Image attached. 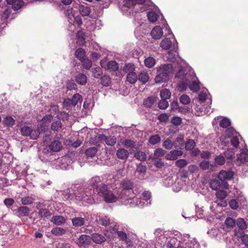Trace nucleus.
I'll return each mask as SVG.
<instances>
[{
  "mask_svg": "<svg viewBox=\"0 0 248 248\" xmlns=\"http://www.w3.org/2000/svg\"><path fill=\"white\" fill-rule=\"evenodd\" d=\"M98 194L107 203L115 202L119 199H123V196L118 190L114 189L111 191L108 189V186L104 184L99 188Z\"/></svg>",
  "mask_w": 248,
  "mask_h": 248,
  "instance_id": "1",
  "label": "nucleus"
},
{
  "mask_svg": "<svg viewBox=\"0 0 248 248\" xmlns=\"http://www.w3.org/2000/svg\"><path fill=\"white\" fill-rule=\"evenodd\" d=\"M172 72V65L171 64L161 65L157 68V75L155 77L156 83H161L167 81L169 75Z\"/></svg>",
  "mask_w": 248,
  "mask_h": 248,
  "instance_id": "2",
  "label": "nucleus"
},
{
  "mask_svg": "<svg viewBox=\"0 0 248 248\" xmlns=\"http://www.w3.org/2000/svg\"><path fill=\"white\" fill-rule=\"evenodd\" d=\"M121 185L123 189L120 193L123 196V199H131L134 197L133 191V184L132 182L129 180H124L122 182Z\"/></svg>",
  "mask_w": 248,
  "mask_h": 248,
  "instance_id": "3",
  "label": "nucleus"
},
{
  "mask_svg": "<svg viewBox=\"0 0 248 248\" xmlns=\"http://www.w3.org/2000/svg\"><path fill=\"white\" fill-rule=\"evenodd\" d=\"M189 83L190 80L187 78V75H183L181 79L179 81L178 85L183 91L186 90L188 85L190 90L193 92H197L199 90L200 86L196 81H193L190 84Z\"/></svg>",
  "mask_w": 248,
  "mask_h": 248,
  "instance_id": "4",
  "label": "nucleus"
},
{
  "mask_svg": "<svg viewBox=\"0 0 248 248\" xmlns=\"http://www.w3.org/2000/svg\"><path fill=\"white\" fill-rule=\"evenodd\" d=\"M21 134L23 136H29L30 139L36 140L40 134V130L38 128L32 129L28 126H24L20 129Z\"/></svg>",
  "mask_w": 248,
  "mask_h": 248,
  "instance_id": "5",
  "label": "nucleus"
},
{
  "mask_svg": "<svg viewBox=\"0 0 248 248\" xmlns=\"http://www.w3.org/2000/svg\"><path fill=\"white\" fill-rule=\"evenodd\" d=\"M135 70V65L131 63H128L124 65L123 70H120V71L116 72V75L117 77H122L124 75V73L128 74L131 72H134Z\"/></svg>",
  "mask_w": 248,
  "mask_h": 248,
  "instance_id": "6",
  "label": "nucleus"
},
{
  "mask_svg": "<svg viewBox=\"0 0 248 248\" xmlns=\"http://www.w3.org/2000/svg\"><path fill=\"white\" fill-rule=\"evenodd\" d=\"M234 173L232 171H226L222 170L218 175V178L219 180L224 181L226 180H231L233 179Z\"/></svg>",
  "mask_w": 248,
  "mask_h": 248,
  "instance_id": "7",
  "label": "nucleus"
},
{
  "mask_svg": "<svg viewBox=\"0 0 248 248\" xmlns=\"http://www.w3.org/2000/svg\"><path fill=\"white\" fill-rule=\"evenodd\" d=\"M8 5H11L14 11L20 9L24 5L25 2L22 0H6Z\"/></svg>",
  "mask_w": 248,
  "mask_h": 248,
  "instance_id": "8",
  "label": "nucleus"
},
{
  "mask_svg": "<svg viewBox=\"0 0 248 248\" xmlns=\"http://www.w3.org/2000/svg\"><path fill=\"white\" fill-rule=\"evenodd\" d=\"M91 237L86 234H82L77 240V244L79 247H86L89 245L91 243Z\"/></svg>",
  "mask_w": 248,
  "mask_h": 248,
  "instance_id": "9",
  "label": "nucleus"
},
{
  "mask_svg": "<svg viewBox=\"0 0 248 248\" xmlns=\"http://www.w3.org/2000/svg\"><path fill=\"white\" fill-rule=\"evenodd\" d=\"M183 154V152L180 150H171L168 155H166V158L169 160H175L177 159L178 156H181Z\"/></svg>",
  "mask_w": 248,
  "mask_h": 248,
  "instance_id": "10",
  "label": "nucleus"
},
{
  "mask_svg": "<svg viewBox=\"0 0 248 248\" xmlns=\"http://www.w3.org/2000/svg\"><path fill=\"white\" fill-rule=\"evenodd\" d=\"M30 209L26 206H22L17 209V216L20 217H28L30 213Z\"/></svg>",
  "mask_w": 248,
  "mask_h": 248,
  "instance_id": "11",
  "label": "nucleus"
},
{
  "mask_svg": "<svg viewBox=\"0 0 248 248\" xmlns=\"http://www.w3.org/2000/svg\"><path fill=\"white\" fill-rule=\"evenodd\" d=\"M163 32L162 28L159 26L154 27L151 32L152 37L155 39L160 38L163 35Z\"/></svg>",
  "mask_w": 248,
  "mask_h": 248,
  "instance_id": "12",
  "label": "nucleus"
},
{
  "mask_svg": "<svg viewBox=\"0 0 248 248\" xmlns=\"http://www.w3.org/2000/svg\"><path fill=\"white\" fill-rule=\"evenodd\" d=\"M62 146L61 142L57 140H53L49 145V149L52 152H58L61 150Z\"/></svg>",
  "mask_w": 248,
  "mask_h": 248,
  "instance_id": "13",
  "label": "nucleus"
},
{
  "mask_svg": "<svg viewBox=\"0 0 248 248\" xmlns=\"http://www.w3.org/2000/svg\"><path fill=\"white\" fill-rule=\"evenodd\" d=\"M91 239L94 243L97 244H101L106 240V238L102 234L98 233H93Z\"/></svg>",
  "mask_w": 248,
  "mask_h": 248,
  "instance_id": "14",
  "label": "nucleus"
},
{
  "mask_svg": "<svg viewBox=\"0 0 248 248\" xmlns=\"http://www.w3.org/2000/svg\"><path fill=\"white\" fill-rule=\"evenodd\" d=\"M77 199L84 202L87 203L92 204L95 202L94 200L91 196H88L83 193L81 195H76Z\"/></svg>",
  "mask_w": 248,
  "mask_h": 248,
  "instance_id": "15",
  "label": "nucleus"
},
{
  "mask_svg": "<svg viewBox=\"0 0 248 248\" xmlns=\"http://www.w3.org/2000/svg\"><path fill=\"white\" fill-rule=\"evenodd\" d=\"M129 155L128 151L124 148H119L116 152V156L119 159L125 160Z\"/></svg>",
  "mask_w": 248,
  "mask_h": 248,
  "instance_id": "16",
  "label": "nucleus"
},
{
  "mask_svg": "<svg viewBox=\"0 0 248 248\" xmlns=\"http://www.w3.org/2000/svg\"><path fill=\"white\" fill-rule=\"evenodd\" d=\"M63 125L60 120L53 121L51 124L50 129L54 132H59L63 130Z\"/></svg>",
  "mask_w": 248,
  "mask_h": 248,
  "instance_id": "17",
  "label": "nucleus"
},
{
  "mask_svg": "<svg viewBox=\"0 0 248 248\" xmlns=\"http://www.w3.org/2000/svg\"><path fill=\"white\" fill-rule=\"evenodd\" d=\"M156 101V97L150 96L144 99L143 104L146 108H151Z\"/></svg>",
  "mask_w": 248,
  "mask_h": 248,
  "instance_id": "18",
  "label": "nucleus"
},
{
  "mask_svg": "<svg viewBox=\"0 0 248 248\" xmlns=\"http://www.w3.org/2000/svg\"><path fill=\"white\" fill-rule=\"evenodd\" d=\"M75 80L78 84L84 85L87 83V78L85 74L79 73L76 77Z\"/></svg>",
  "mask_w": 248,
  "mask_h": 248,
  "instance_id": "19",
  "label": "nucleus"
},
{
  "mask_svg": "<svg viewBox=\"0 0 248 248\" xmlns=\"http://www.w3.org/2000/svg\"><path fill=\"white\" fill-rule=\"evenodd\" d=\"M51 221L56 225H61L65 222L66 220L62 216H54L52 217Z\"/></svg>",
  "mask_w": 248,
  "mask_h": 248,
  "instance_id": "20",
  "label": "nucleus"
},
{
  "mask_svg": "<svg viewBox=\"0 0 248 248\" xmlns=\"http://www.w3.org/2000/svg\"><path fill=\"white\" fill-rule=\"evenodd\" d=\"M101 182L100 178L98 176L93 177L89 181V185L93 188L97 189L99 184Z\"/></svg>",
  "mask_w": 248,
  "mask_h": 248,
  "instance_id": "21",
  "label": "nucleus"
},
{
  "mask_svg": "<svg viewBox=\"0 0 248 248\" xmlns=\"http://www.w3.org/2000/svg\"><path fill=\"white\" fill-rule=\"evenodd\" d=\"M138 79L143 84H146L149 79L148 73L146 72H142L139 73Z\"/></svg>",
  "mask_w": 248,
  "mask_h": 248,
  "instance_id": "22",
  "label": "nucleus"
},
{
  "mask_svg": "<svg viewBox=\"0 0 248 248\" xmlns=\"http://www.w3.org/2000/svg\"><path fill=\"white\" fill-rule=\"evenodd\" d=\"M73 226L75 227H80L85 223V219L81 217H74L71 220Z\"/></svg>",
  "mask_w": 248,
  "mask_h": 248,
  "instance_id": "23",
  "label": "nucleus"
},
{
  "mask_svg": "<svg viewBox=\"0 0 248 248\" xmlns=\"http://www.w3.org/2000/svg\"><path fill=\"white\" fill-rule=\"evenodd\" d=\"M126 80L130 84H135L138 80V76L135 72H131L127 74Z\"/></svg>",
  "mask_w": 248,
  "mask_h": 248,
  "instance_id": "24",
  "label": "nucleus"
},
{
  "mask_svg": "<svg viewBox=\"0 0 248 248\" xmlns=\"http://www.w3.org/2000/svg\"><path fill=\"white\" fill-rule=\"evenodd\" d=\"M75 56L76 58L80 61L84 59L86 56V52L84 49L78 48L76 50Z\"/></svg>",
  "mask_w": 248,
  "mask_h": 248,
  "instance_id": "25",
  "label": "nucleus"
},
{
  "mask_svg": "<svg viewBox=\"0 0 248 248\" xmlns=\"http://www.w3.org/2000/svg\"><path fill=\"white\" fill-rule=\"evenodd\" d=\"M146 67L151 68L153 67L155 64V60L152 57L146 58L144 61Z\"/></svg>",
  "mask_w": 248,
  "mask_h": 248,
  "instance_id": "26",
  "label": "nucleus"
},
{
  "mask_svg": "<svg viewBox=\"0 0 248 248\" xmlns=\"http://www.w3.org/2000/svg\"><path fill=\"white\" fill-rule=\"evenodd\" d=\"M39 216L41 218H49L51 216V213L46 208H41L38 211Z\"/></svg>",
  "mask_w": 248,
  "mask_h": 248,
  "instance_id": "27",
  "label": "nucleus"
},
{
  "mask_svg": "<svg viewBox=\"0 0 248 248\" xmlns=\"http://www.w3.org/2000/svg\"><path fill=\"white\" fill-rule=\"evenodd\" d=\"M97 150L98 149L96 147L89 148L85 151V155L87 157L93 158L95 155Z\"/></svg>",
  "mask_w": 248,
  "mask_h": 248,
  "instance_id": "28",
  "label": "nucleus"
},
{
  "mask_svg": "<svg viewBox=\"0 0 248 248\" xmlns=\"http://www.w3.org/2000/svg\"><path fill=\"white\" fill-rule=\"evenodd\" d=\"M161 137L158 135H154L150 137L148 142L151 144L154 145L161 142Z\"/></svg>",
  "mask_w": 248,
  "mask_h": 248,
  "instance_id": "29",
  "label": "nucleus"
},
{
  "mask_svg": "<svg viewBox=\"0 0 248 248\" xmlns=\"http://www.w3.org/2000/svg\"><path fill=\"white\" fill-rule=\"evenodd\" d=\"M51 232L55 236H62L65 233L66 231L62 228L55 227L51 230Z\"/></svg>",
  "mask_w": 248,
  "mask_h": 248,
  "instance_id": "30",
  "label": "nucleus"
},
{
  "mask_svg": "<svg viewBox=\"0 0 248 248\" xmlns=\"http://www.w3.org/2000/svg\"><path fill=\"white\" fill-rule=\"evenodd\" d=\"M171 41L169 38H166L162 40L160 43V46L164 49H169L171 46Z\"/></svg>",
  "mask_w": 248,
  "mask_h": 248,
  "instance_id": "31",
  "label": "nucleus"
},
{
  "mask_svg": "<svg viewBox=\"0 0 248 248\" xmlns=\"http://www.w3.org/2000/svg\"><path fill=\"white\" fill-rule=\"evenodd\" d=\"M209 184L211 188L215 190H217L221 186L219 180L216 179L212 180Z\"/></svg>",
  "mask_w": 248,
  "mask_h": 248,
  "instance_id": "32",
  "label": "nucleus"
},
{
  "mask_svg": "<svg viewBox=\"0 0 248 248\" xmlns=\"http://www.w3.org/2000/svg\"><path fill=\"white\" fill-rule=\"evenodd\" d=\"M82 98L81 95L78 93H76L74 95L71 100H69L70 101L73 106H76L78 102L82 101Z\"/></svg>",
  "mask_w": 248,
  "mask_h": 248,
  "instance_id": "33",
  "label": "nucleus"
},
{
  "mask_svg": "<svg viewBox=\"0 0 248 248\" xmlns=\"http://www.w3.org/2000/svg\"><path fill=\"white\" fill-rule=\"evenodd\" d=\"M107 67L111 71H117L118 72L120 71L118 70V65L115 61H111L108 62Z\"/></svg>",
  "mask_w": 248,
  "mask_h": 248,
  "instance_id": "34",
  "label": "nucleus"
},
{
  "mask_svg": "<svg viewBox=\"0 0 248 248\" xmlns=\"http://www.w3.org/2000/svg\"><path fill=\"white\" fill-rule=\"evenodd\" d=\"M237 159L242 163L248 162V153L247 151H242L238 155Z\"/></svg>",
  "mask_w": 248,
  "mask_h": 248,
  "instance_id": "35",
  "label": "nucleus"
},
{
  "mask_svg": "<svg viewBox=\"0 0 248 248\" xmlns=\"http://www.w3.org/2000/svg\"><path fill=\"white\" fill-rule=\"evenodd\" d=\"M79 10L80 14L83 16H89L91 13L90 7L84 5L79 6Z\"/></svg>",
  "mask_w": 248,
  "mask_h": 248,
  "instance_id": "36",
  "label": "nucleus"
},
{
  "mask_svg": "<svg viewBox=\"0 0 248 248\" xmlns=\"http://www.w3.org/2000/svg\"><path fill=\"white\" fill-rule=\"evenodd\" d=\"M123 145L127 148L134 149L136 146V142L130 139H126L122 142Z\"/></svg>",
  "mask_w": 248,
  "mask_h": 248,
  "instance_id": "37",
  "label": "nucleus"
},
{
  "mask_svg": "<svg viewBox=\"0 0 248 248\" xmlns=\"http://www.w3.org/2000/svg\"><path fill=\"white\" fill-rule=\"evenodd\" d=\"M34 199L31 196H25L22 197L21 199V203L23 205H30L33 203Z\"/></svg>",
  "mask_w": 248,
  "mask_h": 248,
  "instance_id": "38",
  "label": "nucleus"
},
{
  "mask_svg": "<svg viewBox=\"0 0 248 248\" xmlns=\"http://www.w3.org/2000/svg\"><path fill=\"white\" fill-rule=\"evenodd\" d=\"M184 140L183 138L178 137L173 142V146L176 148L182 149L184 145Z\"/></svg>",
  "mask_w": 248,
  "mask_h": 248,
  "instance_id": "39",
  "label": "nucleus"
},
{
  "mask_svg": "<svg viewBox=\"0 0 248 248\" xmlns=\"http://www.w3.org/2000/svg\"><path fill=\"white\" fill-rule=\"evenodd\" d=\"M149 21L152 23L155 22L158 19V16L154 11H149L147 14Z\"/></svg>",
  "mask_w": 248,
  "mask_h": 248,
  "instance_id": "40",
  "label": "nucleus"
},
{
  "mask_svg": "<svg viewBox=\"0 0 248 248\" xmlns=\"http://www.w3.org/2000/svg\"><path fill=\"white\" fill-rule=\"evenodd\" d=\"M82 63V66L83 68L89 70L92 66L93 63L91 60L85 58L80 61Z\"/></svg>",
  "mask_w": 248,
  "mask_h": 248,
  "instance_id": "41",
  "label": "nucleus"
},
{
  "mask_svg": "<svg viewBox=\"0 0 248 248\" xmlns=\"http://www.w3.org/2000/svg\"><path fill=\"white\" fill-rule=\"evenodd\" d=\"M53 120V116L47 114L44 116L41 120L42 125L46 126Z\"/></svg>",
  "mask_w": 248,
  "mask_h": 248,
  "instance_id": "42",
  "label": "nucleus"
},
{
  "mask_svg": "<svg viewBox=\"0 0 248 248\" xmlns=\"http://www.w3.org/2000/svg\"><path fill=\"white\" fill-rule=\"evenodd\" d=\"M116 141L117 139L115 136H109L106 137L105 142L108 146H113L116 143Z\"/></svg>",
  "mask_w": 248,
  "mask_h": 248,
  "instance_id": "43",
  "label": "nucleus"
},
{
  "mask_svg": "<svg viewBox=\"0 0 248 248\" xmlns=\"http://www.w3.org/2000/svg\"><path fill=\"white\" fill-rule=\"evenodd\" d=\"M92 72L93 77L96 78H99L103 74L102 69L99 67L92 69Z\"/></svg>",
  "mask_w": 248,
  "mask_h": 248,
  "instance_id": "44",
  "label": "nucleus"
},
{
  "mask_svg": "<svg viewBox=\"0 0 248 248\" xmlns=\"http://www.w3.org/2000/svg\"><path fill=\"white\" fill-rule=\"evenodd\" d=\"M160 95L161 99H168L171 96V93L167 89H164L160 91Z\"/></svg>",
  "mask_w": 248,
  "mask_h": 248,
  "instance_id": "45",
  "label": "nucleus"
},
{
  "mask_svg": "<svg viewBox=\"0 0 248 248\" xmlns=\"http://www.w3.org/2000/svg\"><path fill=\"white\" fill-rule=\"evenodd\" d=\"M111 82L110 78L109 76L104 75L101 78V83L104 86H108Z\"/></svg>",
  "mask_w": 248,
  "mask_h": 248,
  "instance_id": "46",
  "label": "nucleus"
},
{
  "mask_svg": "<svg viewBox=\"0 0 248 248\" xmlns=\"http://www.w3.org/2000/svg\"><path fill=\"white\" fill-rule=\"evenodd\" d=\"M236 224L238 227L241 230L246 229L247 227L246 222L245 221L244 219L242 218H238L236 220V222H235V224Z\"/></svg>",
  "mask_w": 248,
  "mask_h": 248,
  "instance_id": "47",
  "label": "nucleus"
},
{
  "mask_svg": "<svg viewBox=\"0 0 248 248\" xmlns=\"http://www.w3.org/2000/svg\"><path fill=\"white\" fill-rule=\"evenodd\" d=\"M135 157L141 161H145L147 158L146 154L142 151H138L135 154Z\"/></svg>",
  "mask_w": 248,
  "mask_h": 248,
  "instance_id": "48",
  "label": "nucleus"
},
{
  "mask_svg": "<svg viewBox=\"0 0 248 248\" xmlns=\"http://www.w3.org/2000/svg\"><path fill=\"white\" fill-rule=\"evenodd\" d=\"M195 145L196 143L194 140L189 139L186 143L185 148L186 150L191 151L194 148Z\"/></svg>",
  "mask_w": 248,
  "mask_h": 248,
  "instance_id": "49",
  "label": "nucleus"
},
{
  "mask_svg": "<svg viewBox=\"0 0 248 248\" xmlns=\"http://www.w3.org/2000/svg\"><path fill=\"white\" fill-rule=\"evenodd\" d=\"M169 102L167 99H161L158 103V107L161 109H165L169 107Z\"/></svg>",
  "mask_w": 248,
  "mask_h": 248,
  "instance_id": "50",
  "label": "nucleus"
},
{
  "mask_svg": "<svg viewBox=\"0 0 248 248\" xmlns=\"http://www.w3.org/2000/svg\"><path fill=\"white\" fill-rule=\"evenodd\" d=\"M231 121L226 118H223L219 122V126L222 128H227L231 125Z\"/></svg>",
  "mask_w": 248,
  "mask_h": 248,
  "instance_id": "51",
  "label": "nucleus"
},
{
  "mask_svg": "<svg viewBox=\"0 0 248 248\" xmlns=\"http://www.w3.org/2000/svg\"><path fill=\"white\" fill-rule=\"evenodd\" d=\"M98 223L102 226H108L110 223L109 218L106 216L100 217L98 220Z\"/></svg>",
  "mask_w": 248,
  "mask_h": 248,
  "instance_id": "52",
  "label": "nucleus"
},
{
  "mask_svg": "<svg viewBox=\"0 0 248 248\" xmlns=\"http://www.w3.org/2000/svg\"><path fill=\"white\" fill-rule=\"evenodd\" d=\"M49 112L50 113L49 115H51L53 116L58 115L59 112L58 106H51L49 109Z\"/></svg>",
  "mask_w": 248,
  "mask_h": 248,
  "instance_id": "53",
  "label": "nucleus"
},
{
  "mask_svg": "<svg viewBox=\"0 0 248 248\" xmlns=\"http://www.w3.org/2000/svg\"><path fill=\"white\" fill-rule=\"evenodd\" d=\"M166 151L162 149V148H159L155 149L154 151V155L158 158L163 156L166 154Z\"/></svg>",
  "mask_w": 248,
  "mask_h": 248,
  "instance_id": "54",
  "label": "nucleus"
},
{
  "mask_svg": "<svg viewBox=\"0 0 248 248\" xmlns=\"http://www.w3.org/2000/svg\"><path fill=\"white\" fill-rule=\"evenodd\" d=\"M180 102L184 105H187L190 102L189 97L186 94H183L180 97Z\"/></svg>",
  "mask_w": 248,
  "mask_h": 248,
  "instance_id": "55",
  "label": "nucleus"
},
{
  "mask_svg": "<svg viewBox=\"0 0 248 248\" xmlns=\"http://www.w3.org/2000/svg\"><path fill=\"white\" fill-rule=\"evenodd\" d=\"M187 164V161L184 159H179L175 162V166L179 168H183L186 166Z\"/></svg>",
  "mask_w": 248,
  "mask_h": 248,
  "instance_id": "56",
  "label": "nucleus"
},
{
  "mask_svg": "<svg viewBox=\"0 0 248 248\" xmlns=\"http://www.w3.org/2000/svg\"><path fill=\"white\" fill-rule=\"evenodd\" d=\"M177 241L176 238H171L166 245L167 248H177L176 243Z\"/></svg>",
  "mask_w": 248,
  "mask_h": 248,
  "instance_id": "57",
  "label": "nucleus"
},
{
  "mask_svg": "<svg viewBox=\"0 0 248 248\" xmlns=\"http://www.w3.org/2000/svg\"><path fill=\"white\" fill-rule=\"evenodd\" d=\"M216 195L218 199H225L227 196V192L224 190L218 189L216 192Z\"/></svg>",
  "mask_w": 248,
  "mask_h": 248,
  "instance_id": "58",
  "label": "nucleus"
},
{
  "mask_svg": "<svg viewBox=\"0 0 248 248\" xmlns=\"http://www.w3.org/2000/svg\"><path fill=\"white\" fill-rule=\"evenodd\" d=\"M116 232L120 240L123 241H126L127 239V235L125 232L122 231H117Z\"/></svg>",
  "mask_w": 248,
  "mask_h": 248,
  "instance_id": "59",
  "label": "nucleus"
},
{
  "mask_svg": "<svg viewBox=\"0 0 248 248\" xmlns=\"http://www.w3.org/2000/svg\"><path fill=\"white\" fill-rule=\"evenodd\" d=\"M225 223L227 226L232 228L235 225V220L231 217H227L225 221Z\"/></svg>",
  "mask_w": 248,
  "mask_h": 248,
  "instance_id": "60",
  "label": "nucleus"
},
{
  "mask_svg": "<svg viewBox=\"0 0 248 248\" xmlns=\"http://www.w3.org/2000/svg\"><path fill=\"white\" fill-rule=\"evenodd\" d=\"M162 146L166 149H170L173 146V142L170 140L167 139L163 142Z\"/></svg>",
  "mask_w": 248,
  "mask_h": 248,
  "instance_id": "61",
  "label": "nucleus"
},
{
  "mask_svg": "<svg viewBox=\"0 0 248 248\" xmlns=\"http://www.w3.org/2000/svg\"><path fill=\"white\" fill-rule=\"evenodd\" d=\"M4 123L7 126H13L15 124V120L10 116L6 117L4 120Z\"/></svg>",
  "mask_w": 248,
  "mask_h": 248,
  "instance_id": "62",
  "label": "nucleus"
},
{
  "mask_svg": "<svg viewBox=\"0 0 248 248\" xmlns=\"http://www.w3.org/2000/svg\"><path fill=\"white\" fill-rule=\"evenodd\" d=\"M11 14V10L9 8H6L1 15V18L7 20Z\"/></svg>",
  "mask_w": 248,
  "mask_h": 248,
  "instance_id": "63",
  "label": "nucleus"
},
{
  "mask_svg": "<svg viewBox=\"0 0 248 248\" xmlns=\"http://www.w3.org/2000/svg\"><path fill=\"white\" fill-rule=\"evenodd\" d=\"M171 123L175 126L180 125L182 124V119L177 116H174L171 119Z\"/></svg>",
  "mask_w": 248,
  "mask_h": 248,
  "instance_id": "64",
  "label": "nucleus"
}]
</instances>
